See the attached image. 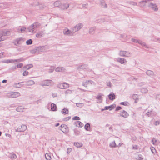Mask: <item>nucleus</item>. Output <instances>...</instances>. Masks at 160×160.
<instances>
[{
  "label": "nucleus",
  "instance_id": "56",
  "mask_svg": "<svg viewBox=\"0 0 160 160\" xmlns=\"http://www.w3.org/2000/svg\"><path fill=\"white\" fill-rule=\"evenodd\" d=\"M28 72L27 71H24L23 73V75L24 76H26L28 74Z\"/></svg>",
  "mask_w": 160,
  "mask_h": 160
},
{
  "label": "nucleus",
  "instance_id": "42",
  "mask_svg": "<svg viewBox=\"0 0 160 160\" xmlns=\"http://www.w3.org/2000/svg\"><path fill=\"white\" fill-rule=\"evenodd\" d=\"M151 40L152 41L155 42H160V38H153Z\"/></svg>",
  "mask_w": 160,
  "mask_h": 160
},
{
  "label": "nucleus",
  "instance_id": "59",
  "mask_svg": "<svg viewBox=\"0 0 160 160\" xmlns=\"http://www.w3.org/2000/svg\"><path fill=\"white\" fill-rule=\"evenodd\" d=\"M26 29V28L25 27H23L21 28L20 31L22 32L23 31H25Z\"/></svg>",
  "mask_w": 160,
  "mask_h": 160
},
{
  "label": "nucleus",
  "instance_id": "47",
  "mask_svg": "<svg viewBox=\"0 0 160 160\" xmlns=\"http://www.w3.org/2000/svg\"><path fill=\"white\" fill-rule=\"evenodd\" d=\"M54 69V67L52 66H51L49 70V73L52 72L53 71Z\"/></svg>",
  "mask_w": 160,
  "mask_h": 160
},
{
  "label": "nucleus",
  "instance_id": "55",
  "mask_svg": "<svg viewBox=\"0 0 160 160\" xmlns=\"http://www.w3.org/2000/svg\"><path fill=\"white\" fill-rule=\"evenodd\" d=\"M23 64L22 63H20L19 64H18L17 65V68H22L23 66Z\"/></svg>",
  "mask_w": 160,
  "mask_h": 160
},
{
  "label": "nucleus",
  "instance_id": "53",
  "mask_svg": "<svg viewBox=\"0 0 160 160\" xmlns=\"http://www.w3.org/2000/svg\"><path fill=\"white\" fill-rule=\"evenodd\" d=\"M129 3L133 6H136L137 5V3L133 1L130 2H129Z\"/></svg>",
  "mask_w": 160,
  "mask_h": 160
},
{
  "label": "nucleus",
  "instance_id": "31",
  "mask_svg": "<svg viewBox=\"0 0 160 160\" xmlns=\"http://www.w3.org/2000/svg\"><path fill=\"white\" fill-rule=\"evenodd\" d=\"M145 115L147 117H152V111L151 110H150L148 112H147L146 113Z\"/></svg>",
  "mask_w": 160,
  "mask_h": 160
},
{
  "label": "nucleus",
  "instance_id": "35",
  "mask_svg": "<svg viewBox=\"0 0 160 160\" xmlns=\"http://www.w3.org/2000/svg\"><path fill=\"white\" fill-rule=\"evenodd\" d=\"M61 112L62 114H68V109L63 108L62 109Z\"/></svg>",
  "mask_w": 160,
  "mask_h": 160
},
{
  "label": "nucleus",
  "instance_id": "46",
  "mask_svg": "<svg viewBox=\"0 0 160 160\" xmlns=\"http://www.w3.org/2000/svg\"><path fill=\"white\" fill-rule=\"evenodd\" d=\"M30 52L32 54L37 53V52H36V50L35 48L34 49H33L31 50L30 51Z\"/></svg>",
  "mask_w": 160,
  "mask_h": 160
},
{
  "label": "nucleus",
  "instance_id": "15",
  "mask_svg": "<svg viewBox=\"0 0 160 160\" xmlns=\"http://www.w3.org/2000/svg\"><path fill=\"white\" fill-rule=\"evenodd\" d=\"M65 69L64 68L61 67H57L55 69V71L56 72H65Z\"/></svg>",
  "mask_w": 160,
  "mask_h": 160
},
{
  "label": "nucleus",
  "instance_id": "50",
  "mask_svg": "<svg viewBox=\"0 0 160 160\" xmlns=\"http://www.w3.org/2000/svg\"><path fill=\"white\" fill-rule=\"evenodd\" d=\"M84 105L83 103H77L76 106L78 107H82Z\"/></svg>",
  "mask_w": 160,
  "mask_h": 160
},
{
  "label": "nucleus",
  "instance_id": "25",
  "mask_svg": "<svg viewBox=\"0 0 160 160\" xmlns=\"http://www.w3.org/2000/svg\"><path fill=\"white\" fill-rule=\"evenodd\" d=\"M96 28L95 27H93L90 28L89 30V32L90 34H93L95 32Z\"/></svg>",
  "mask_w": 160,
  "mask_h": 160
},
{
  "label": "nucleus",
  "instance_id": "22",
  "mask_svg": "<svg viewBox=\"0 0 160 160\" xmlns=\"http://www.w3.org/2000/svg\"><path fill=\"white\" fill-rule=\"evenodd\" d=\"M69 7V4L68 3L63 4L61 6V8L62 9H65L68 8Z\"/></svg>",
  "mask_w": 160,
  "mask_h": 160
},
{
  "label": "nucleus",
  "instance_id": "54",
  "mask_svg": "<svg viewBox=\"0 0 160 160\" xmlns=\"http://www.w3.org/2000/svg\"><path fill=\"white\" fill-rule=\"evenodd\" d=\"M80 118L78 116H75L72 118L73 120H80Z\"/></svg>",
  "mask_w": 160,
  "mask_h": 160
},
{
  "label": "nucleus",
  "instance_id": "40",
  "mask_svg": "<svg viewBox=\"0 0 160 160\" xmlns=\"http://www.w3.org/2000/svg\"><path fill=\"white\" fill-rule=\"evenodd\" d=\"M67 128V126L65 124H62L59 127V129L62 131V132H63V128L66 129Z\"/></svg>",
  "mask_w": 160,
  "mask_h": 160
},
{
  "label": "nucleus",
  "instance_id": "30",
  "mask_svg": "<svg viewBox=\"0 0 160 160\" xmlns=\"http://www.w3.org/2000/svg\"><path fill=\"white\" fill-rule=\"evenodd\" d=\"M115 106L114 105H110L108 106H105V109L106 110H108V109H109V110H111L113 109L114 108Z\"/></svg>",
  "mask_w": 160,
  "mask_h": 160
},
{
  "label": "nucleus",
  "instance_id": "6",
  "mask_svg": "<svg viewBox=\"0 0 160 160\" xmlns=\"http://www.w3.org/2000/svg\"><path fill=\"white\" fill-rule=\"evenodd\" d=\"M24 41V39L23 38H17L13 42L14 45L15 46H18L21 44Z\"/></svg>",
  "mask_w": 160,
  "mask_h": 160
},
{
  "label": "nucleus",
  "instance_id": "17",
  "mask_svg": "<svg viewBox=\"0 0 160 160\" xmlns=\"http://www.w3.org/2000/svg\"><path fill=\"white\" fill-rule=\"evenodd\" d=\"M74 125L76 127H82L83 126V124L79 121H76L74 122Z\"/></svg>",
  "mask_w": 160,
  "mask_h": 160
},
{
  "label": "nucleus",
  "instance_id": "18",
  "mask_svg": "<svg viewBox=\"0 0 160 160\" xmlns=\"http://www.w3.org/2000/svg\"><path fill=\"white\" fill-rule=\"evenodd\" d=\"M138 43L141 45L144 46L145 48H148V46L146 45V43L140 40H139Z\"/></svg>",
  "mask_w": 160,
  "mask_h": 160
},
{
  "label": "nucleus",
  "instance_id": "9",
  "mask_svg": "<svg viewBox=\"0 0 160 160\" xmlns=\"http://www.w3.org/2000/svg\"><path fill=\"white\" fill-rule=\"evenodd\" d=\"M58 87L61 89H65L68 88L69 85L66 82L61 83L58 85Z\"/></svg>",
  "mask_w": 160,
  "mask_h": 160
},
{
  "label": "nucleus",
  "instance_id": "45",
  "mask_svg": "<svg viewBox=\"0 0 160 160\" xmlns=\"http://www.w3.org/2000/svg\"><path fill=\"white\" fill-rule=\"evenodd\" d=\"M32 41L31 39H29L27 41L26 43L27 45H29L32 44Z\"/></svg>",
  "mask_w": 160,
  "mask_h": 160
},
{
  "label": "nucleus",
  "instance_id": "7",
  "mask_svg": "<svg viewBox=\"0 0 160 160\" xmlns=\"http://www.w3.org/2000/svg\"><path fill=\"white\" fill-rule=\"evenodd\" d=\"M27 128V126L24 124L18 126L17 129L15 130L16 132H22L25 131Z\"/></svg>",
  "mask_w": 160,
  "mask_h": 160
},
{
  "label": "nucleus",
  "instance_id": "12",
  "mask_svg": "<svg viewBox=\"0 0 160 160\" xmlns=\"http://www.w3.org/2000/svg\"><path fill=\"white\" fill-rule=\"evenodd\" d=\"M0 34L2 36H7L10 35V32L7 30H4L0 32Z\"/></svg>",
  "mask_w": 160,
  "mask_h": 160
},
{
  "label": "nucleus",
  "instance_id": "13",
  "mask_svg": "<svg viewBox=\"0 0 160 160\" xmlns=\"http://www.w3.org/2000/svg\"><path fill=\"white\" fill-rule=\"evenodd\" d=\"M149 7L154 11H157L158 10V7L155 4L151 3L149 4Z\"/></svg>",
  "mask_w": 160,
  "mask_h": 160
},
{
  "label": "nucleus",
  "instance_id": "4",
  "mask_svg": "<svg viewBox=\"0 0 160 160\" xmlns=\"http://www.w3.org/2000/svg\"><path fill=\"white\" fill-rule=\"evenodd\" d=\"M83 26L82 23H78L74 27L71 28V30L73 31L74 33L79 30Z\"/></svg>",
  "mask_w": 160,
  "mask_h": 160
},
{
  "label": "nucleus",
  "instance_id": "10",
  "mask_svg": "<svg viewBox=\"0 0 160 160\" xmlns=\"http://www.w3.org/2000/svg\"><path fill=\"white\" fill-rule=\"evenodd\" d=\"M103 95L102 93H99L97 96L95 97V98L98 99V100L97 102L98 103H101L102 101V96H103Z\"/></svg>",
  "mask_w": 160,
  "mask_h": 160
},
{
  "label": "nucleus",
  "instance_id": "57",
  "mask_svg": "<svg viewBox=\"0 0 160 160\" xmlns=\"http://www.w3.org/2000/svg\"><path fill=\"white\" fill-rule=\"evenodd\" d=\"M106 83H107V86H108L110 88L111 87L112 84H111V82H110L109 81L108 82H106Z\"/></svg>",
  "mask_w": 160,
  "mask_h": 160
},
{
  "label": "nucleus",
  "instance_id": "44",
  "mask_svg": "<svg viewBox=\"0 0 160 160\" xmlns=\"http://www.w3.org/2000/svg\"><path fill=\"white\" fill-rule=\"evenodd\" d=\"M150 149L152 153L153 154H155L156 152V150L155 148L153 147H152L150 148Z\"/></svg>",
  "mask_w": 160,
  "mask_h": 160
},
{
  "label": "nucleus",
  "instance_id": "37",
  "mask_svg": "<svg viewBox=\"0 0 160 160\" xmlns=\"http://www.w3.org/2000/svg\"><path fill=\"white\" fill-rule=\"evenodd\" d=\"M141 92L142 93H147L148 92V90L146 88H142L141 89Z\"/></svg>",
  "mask_w": 160,
  "mask_h": 160
},
{
  "label": "nucleus",
  "instance_id": "24",
  "mask_svg": "<svg viewBox=\"0 0 160 160\" xmlns=\"http://www.w3.org/2000/svg\"><path fill=\"white\" fill-rule=\"evenodd\" d=\"M109 99L111 100H113L115 98V95L114 93H111L108 95Z\"/></svg>",
  "mask_w": 160,
  "mask_h": 160
},
{
  "label": "nucleus",
  "instance_id": "19",
  "mask_svg": "<svg viewBox=\"0 0 160 160\" xmlns=\"http://www.w3.org/2000/svg\"><path fill=\"white\" fill-rule=\"evenodd\" d=\"M25 108L21 106L17 107L16 109V111L19 112H22L24 111Z\"/></svg>",
  "mask_w": 160,
  "mask_h": 160
},
{
  "label": "nucleus",
  "instance_id": "23",
  "mask_svg": "<svg viewBox=\"0 0 160 160\" xmlns=\"http://www.w3.org/2000/svg\"><path fill=\"white\" fill-rule=\"evenodd\" d=\"M42 51V52H45L49 49V47L48 46H41Z\"/></svg>",
  "mask_w": 160,
  "mask_h": 160
},
{
  "label": "nucleus",
  "instance_id": "29",
  "mask_svg": "<svg viewBox=\"0 0 160 160\" xmlns=\"http://www.w3.org/2000/svg\"><path fill=\"white\" fill-rule=\"evenodd\" d=\"M43 34V32L42 31L39 32L36 34V37L38 38H40L42 37Z\"/></svg>",
  "mask_w": 160,
  "mask_h": 160
},
{
  "label": "nucleus",
  "instance_id": "11",
  "mask_svg": "<svg viewBox=\"0 0 160 160\" xmlns=\"http://www.w3.org/2000/svg\"><path fill=\"white\" fill-rule=\"evenodd\" d=\"M117 61L120 63L124 65L126 64L127 62V61L125 59L121 58H117Z\"/></svg>",
  "mask_w": 160,
  "mask_h": 160
},
{
  "label": "nucleus",
  "instance_id": "63",
  "mask_svg": "<svg viewBox=\"0 0 160 160\" xmlns=\"http://www.w3.org/2000/svg\"><path fill=\"white\" fill-rule=\"evenodd\" d=\"M156 98L157 100L159 99H160V94H157L156 96Z\"/></svg>",
  "mask_w": 160,
  "mask_h": 160
},
{
  "label": "nucleus",
  "instance_id": "1",
  "mask_svg": "<svg viewBox=\"0 0 160 160\" xmlns=\"http://www.w3.org/2000/svg\"><path fill=\"white\" fill-rule=\"evenodd\" d=\"M40 26V24L38 22H35L29 26L28 29V31L31 33L35 32V29Z\"/></svg>",
  "mask_w": 160,
  "mask_h": 160
},
{
  "label": "nucleus",
  "instance_id": "20",
  "mask_svg": "<svg viewBox=\"0 0 160 160\" xmlns=\"http://www.w3.org/2000/svg\"><path fill=\"white\" fill-rule=\"evenodd\" d=\"M26 85L28 86H32L35 84V82L32 80H30L26 82Z\"/></svg>",
  "mask_w": 160,
  "mask_h": 160
},
{
  "label": "nucleus",
  "instance_id": "58",
  "mask_svg": "<svg viewBox=\"0 0 160 160\" xmlns=\"http://www.w3.org/2000/svg\"><path fill=\"white\" fill-rule=\"evenodd\" d=\"M3 63H9V59L4 60L2 61Z\"/></svg>",
  "mask_w": 160,
  "mask_h": 160
},
{
  "label": "nucleus",
  "instance_id": "2",
  "mask_svg": "<svg viewBox=\"0 0 160 160\" xmlns=\"http://www.w3.org/2000/svg\"><path fill=\"white\" fill-rule=\"evenodd\" d=\"M119 55L121 57H131L132 54L129 51L121 50L119 52Z\"/></svg>",
  "mask_w": 160,
  "mask_h": 160
},
{
  "label": "nucleus",
  "instance_id": "49",
  "mask_svg": "<svg viewBox=\"0 0 160 160\" xmlns=\"http://www.w3.org/2000/svg\"><path fill=\"white\" fill-rule=\"evenodd\" d=\"M74 132L75 135H78L79 134L80 132L77 130L75 129L74 130Z\"/></svg>",
  "mask_w": 160,
  "mask_h": 160
},
{
  "label": "nucleus",
  "instance_id": "27",
  "mask_svg": "<svg viewBox=\"0 0 160 160\" xmlns=\"http://www.w3.org/2000/svg\"><path fill=\"white\" fill-rule=\"evenodd\" d=\"M45 157L46 159L50 160L51 159V157L50 153H47L45 155Z\"/></svg>",
  "mask_w": 160,
  "mask_h": 160
},
{
  "label": "nucleus",
  "instance_id": "38",
  "mask_svg": "<svg viewBox=\"0 0 160 160\" xmlns=\"http://www.w3.org/2000/svg\"><path fill=\"white\" fill-rule=\"evenodd\" d=\"M35 48L37 53L42 52L41 46Z\"/></svg>",
  "mask_w": 160,
  "mask_h": 160
},
{
  "label": "nucleus",
  "instance_id": "16",
  "mask_svg": "<svg viewBox=\"0 0 160 160\" xmlns=\"http://www.w3.org/2000/svg\"><path fill=\"white\" fill-rule=\"evenodd\" d=\"M23 83V82L15 83L13 84V86L15 88H20L23 86V84H22Z\"/></svg>",
  "mask_w": 160,
  "mask_h": 160
},
{
  "label": "nucleus",
  "instance_id": "41",
  "mask_svg": "<svg viewBox=\"0 0 160 160\" xmlns=\"http://www.w3.org/2000/svg\"><path fill=\"white\" fill-rule=\"evenodd\" d=\"M33 66L32 64H29L28 65H27L25 66L24 67V68H25L27 70H29L31 68H32L33 67Z\"/></svg>",
  "mask_w": 160,
  "mask_h": 160
},
{
  "label": "nucleus",
  "instance_id": "14",
  "mask_svg": "<svg viewBox=\"0 0 160 160\" xmlns=\"http://www.w3.org/2000/svg\"><path fill=\"white\" fill-rule=\"evenodd\" d=\"M120 116L125 118H127L129 116V114L126 111L123 110L121 112Z\"/></svg>",
  "mask_w": 160,
  "mask_h": 160
},
{
  "label": "nucleus",
  "instance_id": "43",
  "mask_svg": "<svg viewBox=\"0 0 160 160\" xmlns=\"http://www.w3.org/2000/svg\"><path fill=\"white\" fill-rule=\"evenodd\" d=\"M72 91L68 89L65 92V94L66 95H68L69 94H72Z\"/></svg>",
  "mask_w": 160,
  "mask_h": 160
},
{
  "label": "nucleus",
  "instance_id": "48",
  "mask_svg": "<svg viewBox=\"0 0 160 160\" xmlns=\"http://www.w3.org/2000/svg\"><path fill=\"white\" fill-rule=\"evenodd\" d=\"M84 82L86 85L88 84L89 83H90L91 84H92L94 83V82L92 80H87Z\"/></svg>",
  "mask_w": 160,
  "mask_h": 160
},
{
  "label": "nucleus",
  "instance_id": "5",
  "mask_svg": "<svg viewBox=\"0 0 160 160\" xmlns=\"http://www.w3.org/2000/svg\"><path fill=\"white\" fill-rule=\"evenodd\" d=\"M63 32L64 35L69 36H72L75 33L73 31L70 30L67 28L63 30Z\"/></svg>",
  "mask_w": 160,
  "mask_h": 160
},
{
  "label": "nucleus",
  "instance_id": "26",
  "mask_svg": "<svg viewBox=\"0 0 160 160\" xmlns=\"http://www.w3.org/2000/svg\"><path fill=\"white\" fill-rule=\"evenodd\" d=\"M51 108L52 111H55L57 110V106L55 104L52 103L51 104Z\"/></svg>",
  "mask_w": 160,
  "mask_h": 160
},
{
  "label": "nucleus",
  "instance_id": "64",
  "mask_svg": "<svg viewBox=\"0 0 160 160\" xmlns=\"http://www.w3.org/2000/svg\"><path fill=\"white\" fill-rule=\"evenodd\" d=\"M160 121H156L155 122L154 124L155 125L157 126L160 124Z\"/></svg>",
  "mask_w": 160,
  "mask_h": 160
},
{
  "label": "nucleus",
  "instance_id": "60",
  "mask_svg": "<svg viewBox=\"0 0 160 160\" xmlns=\"http://www.w3.org/2000/svg\"><path fill=\"white\" fill-rule=\"evenodd\" d=\"M132 42H136V43H138V42L139 40H137V39H134V38H132Z\"/></svg>",
  "mask_w": 160,
  "mask_h": 160
},
{
  "label": "nucleus",
  "instance_id": "3",
  "mask_svg": "<svg viewBox=\"0 0 160 160\" xmlns=\"http://www.w3.org/2000/svg\"><path fill=\"white\" fill-rule=\"evenodd\" d=\"M53 84L52 81L50 80H46L43 81L42 83H40V85L42 86H50Z\"/></svg>",
  "mask_w": 160,
  "mask_h": 160
},
{
  "label": "nucleus",
  "instance_id": "52",
  "mask_svg": "<svg viewBox=\"0 0 160 160\" xmlns=\"http://www.w3.org/2000/svg\"><path fill=\"white\" fill-rule=\"evenodd\" d=\"M129 80L130 81H136V80H137V78H134L133 77H130L129 78Z\"/></svg>",
  "mask_w": 160,
  "mask_h": 160
},
{
  "label": "nucleus",
  "instance_id": "62",
  "mask_svg": "<svg viewBox=\"0 0 160 160\" xmlns=\"http://www.w3.org/2000/svg\"><path fill=\"white\" fill-rule=\"evenodd\" d=\"M127 102H121L120 103V104L121 105H124V106H126L127 105Z\"/></svg>",
  "mask_w": 160,
  "mask_h": 160
},
{
  "label": "nucleus",
  "instance_id": "32",
  "mask_svg": "<svg viewBox=\"0 0 160 160\" xmlns=\"http://www.w3.org/2000/svg\"><path fill=\"white\" fill-rule=\"evenodd\" d=\"M146 74L149 76H153L154 75V72L152 71L148 70L147 71Z\"/></svg>",
  "mask_w": 160,
  "mask_h": 160
},
{
  "label": "nucleus",
  "instance_id": "36",
  "mask_svg": "<svg viewBox=\"0 0 160 160\" xmlns=\"http://www.w3.org/2000/svg\"><path fill=\"white\" fill-rule=\"evenodd\" d=\"M61 4L60 1H57L54 2V5L55 7H58Z\"/></svg>",
  "mask_w": 160,
  "mask_h": 160
},
{
  "label": "nucleus",
  "instance_id": "8",
  "mask_svg": "<svg viewBox=\"0 0 160 160\" xmlns=\"http://www.w3.org/2000/svg\"><path fill=\"white\" fill-rule=\"evenodd\" d=\"M9 94V97L12 98H17L20 96V93L18 92H12Z\"/></svg>",
  "mask_w": 160,
  "mask_h": 160
},
{
  "label": "nucleus",
  "instance_id": "34",
  "mask_svg": "<svg viewBox=\"0 0 160 160\" xmlns=\"http://www.w3.org/2000/svg\"><path fill=\"white\" fill-rule=\"evenodd\" d=\"M9 157L11 158L12 159H15L17 158V156L13 152H12L10 153Z\"/></svg>",
  "mask_w": 160,
  "mask_h": 160
},
{
  "label": "nucleus",
  "instance_id": "61",
  "mask_svg": "<svg viewBox=\"0 0 160 160\" xmlns=\"http://www.w3.org/2000/svg\"><path fill=\"white\" fill-rule=\"evenodd\" d=\"M156 142H157V140L154 139H152V144L153 145H155V143Z\"/></svg>",
  "mask_w": 160,
  "mask_h": 160
},
{
  "label": "nucleus",
  "instance_id": "21",
  "mask_svg": "<svg viewBox=\"0 0 160 160\" xmlns=\"http://www.w3.org/2000/svg\"><path fill=\"white\" fill-rule=\"evenodd\" d=\"M85 129L87 131H90V126L89 123L86 124L84 126Z\"/></svg>",
  "mask_w": 160,
  "mask_h": 160
},
{
  "label": "nucleus",
  "instance_id": "51",
  "mask_svg": "<svg viewBox=\"0 0 160 160\" xmlns=\"http://www.w3.org/2000/svg\"><path fill=\"white\" fill-rule=\"evenodd\" d=\"M71 118V117L70 116H68V117L64 118L63 119V120L66 121H68L69 119H70Z\"/></svg>",
  "mask_w": 160,
  "mask_h": 160
},
{
  "label": "nucleus",
  "instance_id": "33",
  "mask_svg": "<svg viewBox=\"0 0 160 160\" xmlns=\"http://www.w3.org/2000/svg\"><path fill=\"white\" fill-rule=\"evenodd\" d=\"M109 146L111 148H115L116 147V145L115 141H113L110 143Z\"/></svg>",
  "mask_w": 160,
  "mask_h": 160
},
{
  "label": "nucleus",
  "instance_id": "39",
  "mask_svg": "<svg viewBox=\"0 0 160 160\" xmlns=\"http://www.w3.org/2000/svg\"><path fill=\"white\" fill-rule=\"evenodd\" d=\"M74 145L76 147L78 148L81 147L82 145V143L76 142L74 143Z\"/></svg>",
  "mask_w": 160,
  "mask_h": 160
},
{
  "label": "nucleus",
  "instance_id": "28",
  "mask_svg": "<svg viewBox=\"0 0 160 160\" xmlns=\"http://www.w3.org/2000/svg\"><path fill=\"white\" fill-rule=\"evenodd\" d=\"M132 98H133V99L135 100V102H137L138 100V96L137 94H133L132 95Z\"/></svg>",
  "mask_w": 160,
  "mask_h": 160
}]
</instances>
